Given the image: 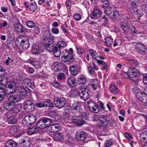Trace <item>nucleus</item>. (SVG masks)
<instances>
[{"label": "nucleus", "mask_w": 147, "mask_h": 147, "mask_svg": "<svg viewBox=\"0 0 147 147\" xmlns=\"http://www.w3.org/2000/svg\"><path fill=\"white\" fill-rule=\"evenodd\" d=\"M54 102L56 107L58 109L63 107L66 102L65 98L63 97H55L54 99Z\"/></svg>", "instance_id": "obj_6"}, {"label": "nucleus", "mask_w": 147, "mask_h": 147, "mask_svg": "<svg viewBox=\"0 0 147 147\" xmlns=\"http://www.w3.org/2000/svg\"><path fill=\"white\" fill-rule=\"evenodd\" d=\"M69 70L71 75L73 76H76L78 72L77 67L76 65L70 66L69 67Z\"/></svg>", "instance_id": "obj_21"}, {"label": "nucleus", "mask_w": 147, "mask_h": 147, "mask_svg": "<svg viewBox=\"0 0 147 147\" xmlns=\"http://www.w3.org/2000/svg\"><path fill=\"white\" fill-rule=\"evenodd\" d=\"M13 104H12L9 102H4L3 106L4 108L6 110L9 111H12V107Z\"/></svg>", "instance_id": "obj_36"}, {"label": "nucleus", "mask_w": 147, "mask_h": 147, "mask_svg": "<svg viewBox=\"0 0 147 147\" xmlns=\"http://www.w3.org/2000/svg\"><path fill=\"white\" fill-rule=\"evenodd\" d=\"M76 139L80 141L84 140L87 136V133L85 131H79L76 134Z\"/></svg>", "instance_id": "obj_12"}, {"label": "nucleus", "mask_w": 147, "mask_h": 147, "mask_svg": "<svg viewBox=\"0 0 147 147\" xmlns=\"http://www.w3.org/2000/svg\"><path fill=\"white\" fill-rule=\"evenodd\" d=\"M112 144V141L111 140H108L105 143V146L106 147H109Z\"/></svg>", "instance_id": "obj_58"}, {"label": "nucleus", "mask_w": 147, "mask_h": 147, "mask_svg": "<svg viewBox=\"0 0 147 147\" xmlns=\"http://www.w3.org/2000/svg\"><path fill=\"white\" fill-rule=\"evenodd\" d=\"M12 111L13 110L16 113H18L20 112L22 109L21 106L19 104H13L12 107Z\"/></svg>", "instance_id": "obj_33"}, {"label": "nucleus", "mask_w": 147, "mask_h": 147, "mask_svg": "<svg viewBox=\"0 0 147 147\" xmlns=\"http://www.w3.org/2000/svg\"><path fill=\"white\" fill-rule=\"evenodd\" d=\"M15 90L17 94L19 96L22 98L24 99L27 95L26 90L25 88L22 86L16 87Z\"/></svg>", "instance_id": "obj_9"}, {"label": "nucleus", "mask_w": 147, "mask_h": 147, "mask_svg": "<svg viewBox=\"0 0 147 147\" xmlns=\"http://www.w3.org/2000/svg\"><path fill=\"white\" fill-rule=\"evenodd\" d=\"M12 91L10 90L9 88H0V93H3L5 96L7 97L13 94L15 92V90H12Z\"/></svg>", "instance_id": "obj_13"}, {"label": "nucleus", "mask_w": 147, "mask_h": 147, "mask_svg": "<svg viewBox=\"0 0 147 147\" xmlns=\"http://www.w3.org/2000/svg\"><path fill=\"white\" fill-rule=\"evenodd\" d=\"M53 51V54L56 57H59L60 56L61 54L60 49L58 47L55 46Z\"/></svg>", "instance_id": "obj_32"}, {"label": "nucleus", "mask_w": 147, "mask_h": 147, "mask_svg": "<svg viewBox=\"0 0 147 147\" xmlns=\"http://www.w3.org/2000/svg\"><path fill=\"white\" fill-rule=\"evenodd\" d=\"M63 66V64L61 63L58 62L56 61L51 66L52 69L56 72L59 71L60 70L62 69V67Z\"/></svg>", "instance_id": "obj_17"}, {"label": "nucleus", "mask_w": 147, "mask_h": 147, "mask_svg": "<svg viewBox=\"0 0 147 147\" xmlns=\"http://www.w3.org/2000/svg\"><path fill=\"white\" fill-rule=\"evenodd\" d=\"M131 31L132 34L134 36H135V34H136L137 31L134 26H132L130 27V31Z\"/></svg>", "instance_id": "obj_55"}, {"label": "nucleus", "mask_w": 147, "mask_h": 147, "mask_svg": "<svg viewBox=\"0 0 147 147\" xmlns=\"http://www.w3.org/2000/svg\"><path fill=\"white\" fill-rule=\"evenodd\" d=\"M52 85L55 88H58L59 89H62L63 88V86L57 81H54L52 82Z\"/></svg>", "instance_id": "obj_46"}, {"label": "nucleus", "mask_w": 147, "mask_h": 147, "mask_svg": "<svg viewBox=\"0 0 147 147\" xmlns=\"http://www.w3.org/2000/svg\"><path fill=\"white\" fill-rule=\"evenodd\" d=\"M135 50L137 52L142 55H144L147 51L146 47L140 43H137L136 44Z\"/></svg>", "instance_id": "obj_8"}, {"label": "nucleus", "mask_w": 147, "mask_h": 147, "mask_svg": "<svg viewBox=\"0 0 147 147\" xmlns=\"http://www.w3.org/2000/svg\"><path fill=\"white\" fill-rule=\"evenodd\" d=\"M24 84L26 86L29 87H32V84L31 82V80L29 78H26L23 81Z\"/></svg>", "instance_id": "obj_39"}, {"label": "nucleus", "mask_w": 147, "mask_h": 147, "mask_svg": "<svg viewBox=\"0 0 147 147\" xmlns=\"http://www.w3.org/2000/svg\"><path fill=\"white\" fill-rule=\"evenodd\" d=\"M112 8L110 6H108L105 9L104 12L105 14L109 17L111 16V13Z\"/></svg>", "instance_id": "obj_42"}, {"label": "nucleus", "mask_w": 147, "mask_h": 147, "mask_svg": "<svg viewBox=\"0 0 147 147\" xmlns=\"http://www.w3.org/2000/svg\"><path fill=\"white\" fill-rule=\"evenodd\" d=\"M109 122V120L106 119L105 120L101 121L99 122V123L100 126L105 127L108 125Z\"/></svg>", "instance_id": "obj_48"}, {"label": "nucleus", "mask_w": 147, "mask_h": 147, "mask_svg": "<svg viewBox=\"0 0 147 147\" xmlns=\"http://www.w3.org/2000/svg\"><path fill=\"white\" fill-rule=\"evenodd\" d=\"M90 53L92 57L96 60L98 59V54L96 52L93 50H89Z\"/></svg>", "instance_id": "obj_44"}, {"label": "nucleus", "mask_w": 147, "mask_h": 147, "mask_svg": "<svg viewBox=\"0 0 147 147\" xmlns=\"http://www.w3.org/2000/svg\"><path fill=\"white\" fill-rule=\"evenodd\" d=\"M81 105L80 103L76 102H74L72 105V109L76 111H79L81 109Z\"/></svg>", "instance_id": "obj_35"}, {"label": "nucleus", "mask_w": 147, "mask_h": 147, "mask_svg": "<svg viewBox=\"0 0 147 147\" xmlns=\"http://www.w3.org/2000/svg\"><path fill=\"white\" fill-rule=\"evenodd\" d=\"M109 89L110 92L113 94H116L118 92V88L114 84L112 83L111 84Z\"/></svg>", "instance_id": "obj_24"}, {"label": "nucleus", "mask_w": 147, "mask_h": 147, "mask_svg": "<svg viewBox=\"0 0 147 147\" xmlns=\"http://www.w3.org/2000/svg\"><path fill=\"white\" fill-rule=\"evenodd\" d=\"M88 70L89 74L91 75L96 74L94 69L92 66L88 67Z\"/></svg>", "instance_id": "obj_50"}, {"label": "nucleus", "mask_w": 147, "mask_h": 147, "mask_svg": "<svg viewBox=\"0 0 147 147\" xmlns=\"http://www.w3.org/2000/svg\"><path fill=\"white\" fill-rule=\"evenodd\" d=\"M47 36V50L50 52H53L54 49V36L48 31Z\"/></svg>", "instance_id": "obj_4"}, {"label": "nucleus", "mask_w": 147, "mask_h": 147, "mask_svg": "<svg viewBox=\"0 0 147 147\" xmlns=\"http://www.w3.org/2000/svg\"><path fill=\"white\" fill-rule=\"evenodd\" d=\"M88 105L90 110L94 113H98L99 111V106L96 102L92 100L88 102Z\"/></svg>", "instance_id": "obj_7"}, {"label": "nucleus", "mask_w": 147, "mask_h": 147, "mask_svg": "<svg viewBox=\"0 0 147 147\" xmlns=\"http://www.w3.org/2000/svg\"><path fill=\"white\" fill-rule=\"evenodd\" d=\"M46 119L40 120L36 123V127L39 128L44 129L46 127Z\"/></svg>", "instance_id": "obj_20"}, {"label": "nucleus", "mask_w": 147, "mask_h": 147, "mask_svg": "<svg viewBox=\"0 0 147 147\" xmlns=\"http://www.w3.org/2000/svg\"><path fill=\"white\" fill-rule=\"evenodd\" d=\"M13 9L14 11L16 12L21 11L22 10V9L20 8V7H18V6H17L13 7Z\"/></svg>", "instance_id": "obj_64"}, {"label": "nucleus", "mask_w": 147, "mask_h": 147, "mask_svg": "<svg viewBox=\"0 0 147 147\" xmlns=\"http://www.w3.org/2000/svg\"><path fill=\"white\" fill-rule=\"evenodd\" d=\"M130 2L131 3V5L132 6H136L139 3V0H129Z\"/></svg>", "instance_id": "obj_54"}, {"label": "nucleus", "mask_w": 147, "mask_h": 147, "mask_svg": "<svg viewBox=\"0 0 147 147\" xmlns=\"http://www.w3.org/2000/svg\"><path fill=\"white\" fill-rule=\"evenodd\" d=\"M89 90L86 88H80L78 90V94L81 99L86 100L89 97Z\"/></svg>", "instance_id": "obj_5"}, {"label": "nucleus", "mask_w": 147, "mask_h": 147, "mask_svg": "<svg viewBox=\"0 0 147 147\" xmlns=\"http://www.w3.org/2000/svg\"><path fill=\"white\" fill-rule=\"evenodd\" d=\"M101 15L102 12L97 7H95L93 9L90 17L93 20L97 19L100 17Z\"/></svg>", "instance_id": "obj_10"}, {"label": "nucleus", "mask_w": 147, "mask_h": 147, "mask_svg": "<svg viewBox=\"0 0 147 147\" xmlns=\"http://www.w3.org/2000/svg\"><path fill=\"white\" fill-rule=\"evenodd\" d=\"M32 53L34 55H37L39 53L38 50L36 48H35L34 47H32Z\"/></svg>", "instance_id": "obj_60"}, {"label": "nucleus", "mask_w": 147, "mask_h": 147, "mask_svg": "<svg viewBox=\"0 0 147 147\" xmlns=\"http://www.w3.org/2000/svg\"><path fill=\"white\" fill-rule=\"evenodd\" d=\"M28 117H26V116L23 119V120L22 122V124L24 126H28L30 125V123L28 120Z\"/></svg>", "instance_id": "obj_43"}, {"label": "nucleus", "mask_w": 147, "mask_h": 147, "mask_svg": "<svg viewBox=\"0 0 147 147\" xmlns=\"http://www.w3.org/2000/svg\"><path fill=\"white\" fill-rule=\"evenodd\" d=\"M65 76L64 73H61L58 74L57 76V78L58 80H61L63 79Z\"/></svg>", "instance_id": "obj_59"}, {"label": "nucleus", "mask_w": 147, "mask_h": 147, "mask_svg": "<svg viewBox=\"0 0 147 147\" xmlns=\"http://www.w3.org/2000/svg\"><path fill=\"white\" fill-rule=\"evenodd\" d=\"M73 122L78 126H80L86 124V122L78 116L74 117L72 119Z\"/></svg>", "instance_id": "obj_14"}, {"label": "nucleus", "mask_w": 147, "mask_h": 147, "mask_svg": "<svg viewBox=\"0 0 147 147\" xmlns=\"http://www.w3.org/2000/svg\"><path fill=\"white\" fill-rule=\"evenodd\" d=\"M22 98L16 94V95H11L9 99L10 102L15 103L19 102Z\"/></svg>", "instance_id": "obj_18"}, {"label": "nucleus", "mask_w": 147, "mask_h": 147, "mask_svg": "<svg viewBox=\"0 0 147 147\" xmlns=\"http://www.w3.org/2000/svg\"><path fill=\"white\" fill-rule=\"evenodd\" d=\"M33 65L36 68H38L40 67V64L39 61H33L32 63Z\"/></svg>", "instance_id": "obj_51"}, {"label": "nucleus", "mask_w": 147, "mask_h": 147, "mask_svg": "<svg viewBox=\"0 0 147 147\" xmlns=\"http://www.w3.org/2000/svg\"><path fill=\"white\" fill-rule=\"evenodd\" d=\"M28 39V37L25 36L21 39L20 45L24 49H27L29 47Z\"/></svg>", "instance_id": "obj_16"}, {"label": "nucleus", "mask_w": 147, "mask_h": 147, "mask_svg": "<svg viewBox=\"0 0 147 147\" xmlns=\"http://www.w3.org/2000/svg\"><path fill=\"white\" fill-rule=\"evenodd\" d=\"M56 112L54 111H51L49 112L47 116L52 117H54L56 115Z\"/></svg>", "instance_id": "obj_52"}, {"label": "nucleus", "mask_w": 147, "mask_h": 147, "mask_svg": "<svg viewBox=\"0 0 147 147\" xmlns=\"http://www.w3.org/2000/svg\"><path fill=\"white\" fill-rule=\"evenodd\" d=\"M30 11H34L37 8V6L35 2L30 3V5L29 8Z\"/></svg>", "instance_id": "obj_41"}, {"label": "nucleus", "mask_w": 147, "mask_h": 147, "mask_svg": "<svg viewBox=\"0 0 147 147\" xmlns=\"http://www.w3.org/2000/svg\"><path fill=\"white\" fill-rule=\"evenodd\" d=\"M51 31L54 34H57L59 33V30L58 29L54 28H52Z\"/></svg>", "instance_id": "obj_62"}, {"label": "nucleus", "mask_w": 147, "mask_h": 147, "mask_svg": "<svg viewBox=\"0 0 147 147\" xmlns=\"http://www.w3.org/2000/svg\"><path fill=\"white\" fill-rule=\"evenodd\" d=\"M73 17L76 20L79 21L81 18V16L79 13H75L73 16Z\"/></svg>", "instance_id": "obj_56"}, {"label": "nucleus", "mask_w": 147, "mask_h": 147, "mask_svg": "<svg viewBox=\"0 0 147 147\" xmlns=\"http://www.w3.org/2000/svg\"><path fill=\"white\" fill-rule=\"evenodd\" d=\"M17 144L13 140H11L6 142L5 144L6 147H16Z\"/></svg>", "instance_id": "obj_28"}, {"label": "nucleus", "mask_w": 147, "mask_h": 147, "mask_svg": "<svg viewBox=\"0 0 147 147\" xmlns=\"http://www.w3.org/2000/svg\"><path fill=\"white\" fill-rule=\"evenodd\" d=\"M138 99L145 105L147 106V95L145 94L140 93V95H138Z\"/></svg>", "instance_id": "obj_22"}, {"label": "nucleus", "mask_w": 147, "mask_h": 147, "mask_svg": "<svg viewBox=\"0 0 147 147\" xmlns=\"http://www.w3.org/2000/svg\"><path fill=\"white\" fill-rule=\"evenodd\" d=\"M73 53V50L72 48L69 49V50H64L62 53L61 59L65 63L73 61L74 58Z\"/></svg>", "instance_id": "obj_2"}, {"label": "nucleus", "mask_w": 147, "mask_h": 147, "mask_svg": "<svg viewBox=\"0 0 147 147\" xmlns=\"http://www.w3.org/2000/svg\"><path fill=\"white\" fill-rule=\"evenodd\" d=\"M53 139L57 141L63 140L64 138L63 134L60 133H57L54 134H53Z\"/></svg>", "instance_id": "obj_19"}, {"label": "nucleus", "mask_w": 147, "mask_h": 147, "mask_svg": "<svg viewBox=\"0 0 147 147\" xmlns=\"http://www.w3.org/2000/svg\"><path fill=\"white\" fill-rule=\"evenodd\" d=\"M67 84L69 86L73 87H75L76 86V82L75 80L72 77H70L67 80Z\"/></svg>", "instance_id": "obj_27"}, {"label": "nucleus", "mask_w": 147, "mask_h": 147, "mask_svg": "<svg viewBox=\"0 0 147 147\" xmlns=\"http://www.w3.org/2000/svg\"><path fill=\"white\" fill-rule=\"evenodd\" d=\"M16 30L18 32L23 33L25 31V29L22 25L18 23L15 25Z\"/></svg>", "instance_id": "obj_25"}, {"label": "nucleus", "mask_w": 147, "mask_h": 147, "mask_svg": "<svg viewBox=\"0 0 147 147\" xmlns=\"http://www.w3.org/2000/svg\"><path fill=\"white\" fill-rule=\"evenodd\" d=\"M121 28L125 34H128L130 33V27L128 24L125 22H122L121 24Z\"/></svg>", "instance_id": "obj_15"}, {"label": "nucleus", "mask_w": 147, "mask_h": 147, "mask_svg": "<svg viewBox=\"0 0 147 147\" xmlns=\"http://www.w3.org/2000/svg\"><path fill=\"white\" fill-rule=\"evenodd\" d=\"M38 52L39 53H43L46 49V45L43 43H41L38 45Z\"/></svg>", "instance_id": "obj_37"}, {"label": "nucleus", "mask_w": 147, "mask_h": 147, "mask_svg": "<svg viewBox=\"0 0 147 147\" xmlns=\"http://www.w3.org/2000/svg\"><path fill=\"white\" fill-rule=\"evenodd\" d=\"M80 116L83 119H87L88 118V115L85 112H83L80 114Z\"/></svg>", "instance_id": "obj_61"}, {"label": "nucleus", "mask_w": 147, "mask_h": 147, "mask_svg": "<svg viewBox=\"0 0 147 147\" xmlns=\"http://www.w3.org/2000/svg\"><path fill=\"white\" fill-rule=\"evenodd\" d=\"M67 43L63 40L59 41L55 45L57 47H58L60 49L61 48H64L67 46Z\"/></svg>", "instance_id": "obj_31"}, {"label": "nucleus", "mask_w": 147, "mask_h": 147, "mask_svg": "<svg viewBox=\"0 0 147 147\" xmlns=\"http://www.w3.org/2000/svg\"><path fill=\"white\" fill-rule=\"evenodd\" d=\"M47 108L48 107L49 109H51L53 108L54 105L52 101L49 99H47Z\"/></svg>", "instance_id": "obj_45"}, {"label": "nucleus", "mask_w": 147, "mask_h": 147, "mask_svg": "<svg viewBox=\"0 0 147 147\" xmlns=\"http://www.w3.org/2000/svg\"><path fill=\"white\" fill-rule=\"evenodd\" d=\"M134 69V67H130L127 72H125L124 73L127 75L126 77H129L131 80L136 82L138 80L140 72L138 70H135Z\"/></svg>", "instance_id": "obj_3"}, {"label": "nucleus", "mask_w": 147, "mask_h": 147, "mask_svg": "<svg viewBox=\"0 0 147 147\" xmlns=\"http://www.w3.org/2000/svg\"><path fill=\"white\" fill-rule=\"evenodd\" d=\"M27 26L30 28H32L35 26V24L34 22L31 20H28L26 22Z\"/></svg>", "instance_id": "obj_47"}, {"label": "nucleus", "mask_w": 147, "mask_h": 147, "mask_svg": "<svg viewBox=\"0 0 147 147\" xmlns=\"http://www.w3.org/2000/svg\"><path fill=\"white\" fill-rule=\"evenodd\" d=\"M52 121L50 119L47 117V123L48 122L49 124H47V138L49 136L48 135L52 137L53 133L61 129L60 126L57 123H55L50 125L52 123Z\"/></svg>", "instance_id": "obj_1"}, {"label": "nucleus", "mask_w": 147, "mask_h": 147, "mask_svg": "<svg viewBox=\"0 0 147 147\" xmlns=\"http://www.w3.org/2000/svg\"><path fill=\"white\" fill-rule=\"evenodd\" d=\"M96 81L95 80H92V81L89 83V85L91 86L93 89L95 90L97 88V84H96Z\"/></svg>", "instance_id": "obj_40"}, {"label": "nucleus", "mask_w": 147, "mask_h": 147, "mask_svg": "<svg viewBox=\"0 0 147 147\" xmlns=\"http://www.w3.org/2000/svg\"><path fill=\"white\" fill-rule=\"evenodd\" d=\"M120 16V13L119 11L116 10L113 12V16H109V18L112 19V20H116L118 19Z\"/></svg>", "instance_id": "obj_30"}, {"label": "nucleus", "mask_w": 147, "mask_h": 147, "mask_svg": "<svg viewBox=\"0 0 147 147\" xmlns=\"http://www.w3.org/2000/svg\"><path fill=\"white\" fill-rule=\"evenodd\" d=\"M24 108L26 111L30 112L34 110L33 102L28 100H26L24 102Z\"/></svg>", "instance_id": "obj_11"}, {"label": "nucleus", "mask_w": 147, "mask_h": 147, "mask_svg": "<svg viewBox=\"0 0 147 147\" xmlns=\"http://www.w3.org/2000/svg\"><path fill=\"white\" fill-rule=\"evenodd\" d=\"M26 117H28V120L29 123H30V125L34 124L35 122V118L33 116H26Z\"/></svg>", "instance_id": "obj_49"}, {"label": "nucleus", "mask_w": 147, "mask_h": 147, "mask_svg": "<svg viewBox=\"0 0 147 147\" xmlns=\"http://www.w3.org/2000/svg\"><path fill=\"white\" fill-rule=\"evenodd\" d=\"M100 115H94L92 117V120L93 121H96L99 120Z\"/></svg>", "instance_id": "obj_57"}, {"label": "nucleus", "mask_w": 147, "mask_h": 147, "mask_svg": "<svg viewBox=\"0 0 147 147\" xmlns=\"http://www.w3.org/2000/svg\"><path fill=\"white\" fill-rule=\"evenodd\" d=\"M105 44L107 47H110L113 43V39L111 37L107 36L105 39Z\"/></svg>", "instance_id": "obj_23"}, {"label": "nucleus", "mask_w": 147, "mask_h": 147, "mask_svg": "<svg viewBox=\"0 0 147 147\" xmlns=\"http://www.w3.org/2000/svg\"><path fill=\"white\" fill-rule=\"evenodd\" d=\"M141 9L146 13L147 14V4H144L141 5Z\"/></svg>", "instance_id": "obj_53"}, {"label": "nucleus", "mask_w": 147, "mask_h": 147, "mask_svg": "<svg viewBox=\"0 0 147 147\" xmlns=\"http://www.w3.org/2000/svg\"><path fill=\"white\" fill-rule=\"evenodd\" d=\"M8 115H7L6 117L7 119V122L8 123L10 124H16L17 122V119L14 117H8Z\"/></svg>", "instance_id": "obj_29"}, {"label": "nucleus", "mask_w": 147, "mask_h": 147, "mask_svg": "<svg viewBox=\"0 0 147 147\" xmlns=\"http://www.w3.org/2000/svg\"><path fill=\"white\" fill-rule=\"evenodd\" d=\"M97 103L98 104V105H99V106L103 110H105V107L104 106V104L101 101H99Z\"/></svg>", "instance_id": "obj_63"}, {"label": "nucleus", "mask_w": 147, "mask_h": 147, "mask_svg": "<svg viewBox=\"0 0 147 147\" xmlns=\"http://www.w3.org/2000/svg\"><path fill=\"white\" fill-rule=\"evenodd\" d=\"M86 82V77L84 76H81L78 79L77 82L78 84L82 86L85 84Z\"/></svg>", "instance_id": "obj_26"}, {"label": "nucleus", "mask_w": 147, "mask_h": 147, "mask_svg": "<svg viewBox=\"0 0 147 147\" xmlns=\"http://www.w3.org/2000/svg\"><path fill=\"white\" fill-rule=\"evenodd\" d=\"M101 24L103 25H105L108 22V19L105 16H104L100 20H98Z\"/></svg>", "instance_id": "obj_38"}, {"label": "nucleus", "mask_w": 147, "mask_h": 147, "mask_svg": "<svg viewBox=\"0 0 147 147\" xmlns=\"http://www.w3.org/2000/svg\"><path fill=\"white\" fill-rule=\"evenodd\" d=\"M38 131V129L35 127L29 128L28 130L27 133L29 135H32L36 133Z\"/></svg>", "instance_id": "obj_34"}]
</instances>
